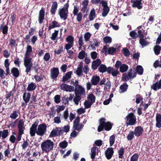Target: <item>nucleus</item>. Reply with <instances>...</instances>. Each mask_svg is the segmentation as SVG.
<instances>
[{"label":"nucleus","instance_id":"obj_1","mask_svg":"<svg viewBox=\"0 0 161 161\" xmlns=\"http://www.w3.org/2000/svg\"><path fill=\"white\" fill-rule=\"evenodd\" d=\"M32 52V48L30 45H28L27 47L24 58V65L26 68L25 71L29 73L31 70L33 66L32 58H31Z\"/></svg>","mask_w":161,"mask_h":161},{"label":"nucleus","instance_id":"obj_2","mask_svg":"<svg viewBox=\"0 0 161 161\" xmlns=\"http://www.w3.org/2000/svg\"><path fill=\"white\" fill-rule=\"evenodd\" d=\"M54 143L50 140H47L42 142L41 144V148L42 153H48L53 148Z\"/></svg>","mask_w":161,"mask_h":161},{"label":"nucleus","instance_id":"obj_3","mask_svg":"<svg viewBox=\"0 0 161 161\" xmlns=\"http://www.w3.org/2000/svg\"><path fill=\"white\" fill-rule=\"evenodd\" d=\"M106 119L104 118H102L99 120L100 125L97 129L98 132H101L104 128L107 131L110 130L112 127V124L109 122H105Z\"/></svg>","mask_w":161,"mask_h":161},{"label":"nucleus","instance_id":"obj_4","mask_svg":"<svg viewBox=\"0 0 161 161\" xmlns=\"http://www.w3.org/2000/svg\"><path fill=\"white\" fill-rule=\"evenodd\" d=\"M69 6V4L67 3L65 4L63 7L60 8L58 9V14L61 19L65 20L67 19Z\"/></svg>","mask_w":161,"mask_h":161},{"label":"nucleus","instance_id":"obj_5","mask_svg":"<svg viewBox=\"0 0 161 161\" xmlns=\"http://www.w3.org/2000/svg\"><path fill=\"white\" fill-rule=\"evenodd\" d=\"M125 119L127 126L134 125L136 123V116L132 113L128 114L126 117Z\"/></svg>","mask_w":161,"mask_h":161},{"label":"nucleus","instance_id":"obj_6","mask_svg":"<svg viewBox=\"0 0 161 161\" xmlns=\"http://www.w3.org/2000/svg\"><path fill=\"white\" fill-rule=\"evenodd\" d=\"M47 126L44 124L39 125L36 129V133L38 136H43L46 132Z\"/></svg>","mask_w":161,"mask_h":161},{"label":"nucleus","instance_id":"obj_7","mask_svg":"<svg viewBox=\"0 0 161 161\" xmlns=\"http://www.w3.org/2000/svg\"><path fill=\"white\" fill-rule=\"evenodd\" d=\"M85 92V88L81 85H78L76 86L75 88V95L80 96L84 95Z\"/></svg>","mask_w":161,"mask_h":161},{"label":"nucleus","instance_id":"obj_8","mask_svg":"<svg viewBox=\"0 0 161 161\" xmlns=\"http://www.w3.org/2000/svg\"><path fill=\"white\" fill-rule=\"evenodd\" d=\"M60 87L61 90L66 92H72L74 91V87L64 83L60 85Z\"/></svg>","mask_w":161,"mask_h":161},{"label":"nucleus","instance_id":"obj_9","mask_svg":"<svg viewBox=\"0 0 161 161\" xmlns=\"http://www.w3.org/2000/svg\"><path fill=\"white\" fill-rule=\"evenodd\" d=\"M59 74L58 69L54 68L52 69L51 71V78L54 80H56Z\"/></svg>","mask_w":161,"mask_h":161},{"label":"nucleus","instance_id":"obj_10","mask_svg":"<svg viewBox=\"0 0 161 161\" xmlns=\"http://www.w3.org/2000/svg\"><path fill=\"white\" fill-rule=\"evenodd\" d=\"M142 0H131V2L133 3L132 6L133 7L137 8L138 9H141L142 8Z\"/></svg>","mask_w":161,"mask_h":161},{"label":"nucleus","instance_id":"obj_11","mask_svg":"<svg viewBox=\"0 0 161 161\" xmlns=\"http://www.w3.org/2000/svg\"><path fill=\"white\" fill-rule=\"evenodd\" d=\"M38 124V122L36 121L32 125L30 129V134L31 136H35L36 133V127Z\"/></svg>","mask_w":161,"mask_h":161},{"label":"nucleus","instance_id":"obj_12","mask_svg":"<svg viewBox=\"0 0 161 161\" xmlns=\"http://www.w3.org/2000/svg\"><path fill=\"white\" fill-rule=\"evenodd\" d=\"M102 6L103 7L102 16L103 17H105L107 16L109 12V8L107 5V2L103 3Z\"/></svg>","mask_w":161,"mask_h":161},{"label":"nucleus","instance_id":"obj_13","mask_svg":"<svg viewBox=\"0 0 161 161\" xmlns=\"http://www.w3.org/2000/svg\"><path fill=\"white\" fill-rule=\"evenodd\" d=\"M114 152L113 148L109 147L105 151V156L108 159H110L114 153Z\"/></svg>","mask_w":161,"mask_h":161},{"label":"nucleus","instance_id":"obj_14","mask_svg":"<svg viewBox=\"0 0 161 161\" xmlns=\"http://www.w3.org/2000/svg\"><path fill=\"white\" fill-rule=\"evenodd\" d=\"M151 88L155 91H156L161 88V79L159 81H157L154 84H153L151 86Z\"/></svg>","mask_w":161,"mask_h":161},{"label":"nucleus","instance_id":"obj_15","mask_svg":"<svg viewBox=\"0 0 161 161\" xmlns=\"http://www.w3.org/2000/svg\"><path fill=\"white\" fill-rule=\"evenodd\" d=\"M143 131V129L142 127L140 126H138L135 128L134 133L135 136H139L142 134Z\"/></svg>","mask_w":161,"mask_h":161},{"label":"nucleus","instance_id":"obj_16","mask_svg":"<svg viewBox=\"0 0 161 161\" xmlns=\"http://www.w3.org/2000/svg\"><path fill=\"white\" fill-rule=\"evenodd\" d=\"M45 11L44 8H42L39 13L38 20L40 24H42L44 19Z\"/></svg>","mask_w":161,"mask_h":161},{"label":"nucleus","instance_id":"obj_17","mask_svg":"<svg viewBox=\"0 0 161 161\" xmlns=\"http://www.w3.org/2000/svg\"><path fill=\"white\" fill-rule=\"evenodd\" d=\"M100 80V77L98 76H93L91 79L92 84L94 86L97 85Z\"/></svg>","mask_w":161,"mask_h":161},{"label":"nucleus","instance_id":"obj_18","mask_svg":"<svg viewBox=\"0 0 161 161\" xmlns=\"http://www.w3.org/2000/svg\"><path fill=\"white\" fill-rule=\"evenodd\" d=\"M74 73L79 77L82 76L83 75V67L79 65L77 69H74Z\"/></svg>","mask_w":161,"mask_h":161},{"label":"nucleus","instance_id":"obj_19","mask_svg":"<svg viewBox=\"0 0 161 161\" xmlns=\"http://www.w3.org/2000/svg\"><path fill=\"white\" fill-rule=\"evenodd\" d=\"M58 7V4L57 2L54 1L52 2V4L50 10V12L51 14L53 15L55 14Z\"/></svg>","mask_w":161,"mask_h":161},{"label":"nucleus","instance_id":"obj_20","mask_svg":"<svg viewBox=\"0 0 161 161\" xmlns=\"http://www.w3.org/2000/svg\"><path fill=\"white\" fill-rule=\"evenodd\" d=\"M24 120L23 119H21L19 121L18 127L19 131L24 132L25 129V127L24 126Z\"/></svg>","mask_w":161,"mask_h":161},{"label":"nucleus","instance_id":"obj_21","mask_svg":"<svg viewBox=\"0 0 161 161\" xmlns=\"http://www.w3.org/2000/svg\"><path fill=\"white\" fill-rule=\"evenodd\" d=\"M101 61L100 59H97L92 62V68L93 69H96L97 67L101 64Z\"/></svg>","mask_w":161,"mask_h":161},{"label":"nucleus","instance_id":"obj_22","mask_svg":"<svg viewBox=\"0 0 161 161\" xmlns=\"http://www.w3.org/2000/svg\"><path fill=\"white\" fill-rule=\"evenodd\" d=\"M89 1L88 0H84L82 3V8L81 11L83 12H85L87 9L88 4Z\"/></svg>","mask_w":161,"mask_h":161},{"label":"nucleus","instance_id":"obj_23","mask_svg":"<svg viewBox=\"0 0 161 161\" xmlns=\"http://www.w3.org/2000/svg\"><path fill=\"white\" fill-rule=\"evenodd\" d=\"M72 74V71H69L66 73V74L63 76L62 78V81L64 82L67 81L71 77Z\"/></svg>","mask_w":161,"mask_h":161},{"label":"nucleus","instance_id":"obj_24","mask_svg":"<svg viewBox=\"0 0 161 161\" xmlns=\"http://www.w3.org/2000/svg\"><path fill=\"white\" fill-rule=\"evenodd\" d=\"M31 95L29 93L25 92L23 95V98L25 103H27L29 101Z\"/></svg>","mask_w":161,"mask_h":161},{"label":"nucleus","instance_id":"obj_25","mask_svg":"<svg viewBox=\"0 0 161 161\" xmlns=\"http://www.w3.org/2000/svg\"><path fill=\"white\" fill-rule=\"evenodd\" d=\"M60 26V25L58 22L54 21L53 22L52 25L49 26L48 29L49 30H51L54 28L59 27Z\"/></svg>","mask_w":161,"mask_h":161},{"label":"nucleus","instance_id":"obj_26","mask_svg":"<svg viewBox=\"0 0 161 161\" xmlns=\"http://www.w3.org/2000/svg\"><path fill=\"white\" fill-rule=\"evenodd\" d=\"M11 71L14 77H17L19 76V71L17 68H13L12 69Z\"/></svg>","mask_w":161,"mask_h":161},{"label":"nucleus","instance_id":"obj_27","mask_svg":"<svg viewBox=\"0 0 161 161\" xmlns=\"http://www.w3.org/2000/svg\"><path fill=\"white\" fill-rule=\"evenodd\" d=\"M95 17V10L94 8H93L90 11V14L89 16V19H90V20L92 21L94 19Z\"/></svg>","mask_w":161,"mask_h":161},{"label":"nucleus","instance_id":"obj_28","mask_svg":"<svg viewBox=\"0 0 161 161\" xmlns=\"http://www.w3.org/2000/svg\"><path fill=\"white\" fill-rule=\"evenodd\" d=\"M75 97L73 98V101L74 103L75 104L78 105L79 104V101L81 100V97L80 96L77 95H75Z\"/></svg>","mask_w":161,"mask_h":161},{"label":"nucleus","instance_id":"obj_29","mask_svg":"<svg viewBox=\"0 0 161 161\" xmlns=\"http://www.w3.org/2000/svg\"><path fill=\"white\" fill-rule=\"evenodd\" d=\"M36 84L33 82H31L29 84L27 87V90L28 91H31L35 90L36 88Z\"/></svg>","mask_w":161,"mask_h":161},{"label":"nucleus","instance_id":"obj_30","mask_svg":"<svg viewBox=\"0 0 161 161\" xmlns=\"http://www.w3.org/2000/svg\"><path fill=\"white\" fill-rule=\"evenodd\" d=\"M97 149H98L97 147H93L91 150V158L93 159L95 158V156L96 155V150Z\"/></svg>","mask_w":161,"mask_h":161},{"label":"nucleus","instance_id":"obj_31","mask_svg":"<svg viewBox=\"0 0 161 161\" xmlns=\"http://www.w3.org/2000/svg\"><path fill=\"white\" fill-rule=\"evenodd\" d=\"M136 73L132 69H130L128 73V76L130 79H132L136 76Z\"/></svg>","mask_w":161,"mask_h":161},{"label":"nucleus","instance_id":"obj_32","mask_svg":"<svg viewBox=\"0 0 161 161\" xmlns=\"http://www.w3.org/2000/svg\"><path fill=\"white\" fill-rule=\"evenodd\" d=\"M83 125L82 124H78L74 125L73 129L74 130H76L78 131H80L82 128H83Z\"/></svg>","mask_w":161,"mask_h":161},{"label":"nucleus","instance_id":"obj_33","mask_svg":"<svg viewBox=\"0 0 161 161\" xmlns=\"http://www.w3.org/2000/svg\"><path fill=\"white\" fill-rule=\"evenodd\" d=\"M128 86V85L125 83L121 85L120 87V92L123 93L126 91Z\"/></svg>","mask_w":161,"mask_h":161},{"label":"nucleus","instance_id":"obj_34","mask_svg":"<svg viewBox=\"0 0 161 161\" xmlns=\"http://www.w3.org/2000/svg\"><path fill=\"white\" fill-rule=\"evenodd\" d=\"M88 100L92 104L95 102V97L94 95L92 94H91L88 95L87 97Z\"/></svg>","mask_w":161,"mask_h":161},{"label":"nucleus","instance_id":"obj_35","mask_svg":"<svg viewBox=\"0 0 161 161\" xmlns=\"http://www.w3.org/2000/svg\"><path fill=\"white\" fill-rule=\"evenodd\" d=\"M19 115V113L16 111H14L10 115V117L13 119L17 118Z\"/></svg>","mask_w":161,"mask_h":161},{"label":"nucleus","instance_id":"obj_36","mask_svg":"<svg viewBox=\"0 0 161 161\" xmlns=\"http://www.w3.org/2000/svg\"><path fill=\"white\" fill-rule=\"evenodd\" d=\"M128 66L125 64H123L121 65L120 67V71L122 72H124L128 69Z\"/></svg>","mask_w":161,"mask_h":161},{"label":"nucleus","instance_id":"obj_37","mask_svg":"<svg viewBox=\"0 0 161 161\" xmlns=\"http://www.w3.org/2000/svg\"><path fill=\"white\" fill-rule=\"evenodd\" d=\"M3 139H5L8 136V132L7 130H4L3 131H0Z\"/></svg>","mask_w":161,"mask_h":161},{"label":"nucleus","instance_id":"obj_38","mask_svg":"<svg viewBox=\"0 0 161 161\" xmlns=\"http://www.w3.org/2000/svg\"><path fill=\"white\" fill-rule=\"evenodd\" d=\"M139 42L143 47L148 45L149 43L148 42L143 38H141L139 40Z\"/></svg>","mask_w":161,"mask_h":161},{"label":"nucleus","instance_id":"obj_39","mask_svg":"<svg viewBox=\"0 0 161 161\" xmlns=\"http://www.w3.org/2000/svg\"><path fill=\"white\" fill-rule=\"evenodd\" d=\"M161 49V47L159 46H155L153 48V50L155 54L156 55H158L160 53Z\"/></svg>","mask_w":161,"mask_h":161},{"label":"nucleus","instance_id":"obj_40","mask_svg":"<svg viewBox=\"0 0 161 161\" xmlns=\"http://www.w3.org/2000/svg\"><path fill=\"white\" fill-rule=\"evenodd\" d=\"M143 101V98L140 95H137L136 97V102L137 103H139L140 102L142 103ZM143 104L142 103L140 106H141Z\"/></svg>","mask_w":161,"mask_h":161},{"label":"nucleus","instance_id":"obj_41","mask_svg":"<svg viewBox=\"0 0 161 161\" xmlns=\"http://www.w3.org/2000/svg\"><path fill=\"white\" fill-rule=\"evenodd\" d=\"M136 72L140 75H142L143 71L142 67L141 65H137L136 67Z\"/></svg>","mask_w":161,"mask_h":161},{"label":"nucleus","instance_id":"obj_42","mask_svg":"<svg viewBox=\"0 0 161 161\" xmlns=\"http://www.w3.org/2000/svg\"><path fill=\"white\" fill-rule=\"evenodd\" d=\"M106 2L103 0H92L91 2L93 4L97 5L98 4H101L102 5L103 3Z\"/></svg>","mask_w":161,"mask_h":161},{"label":"nucleus","instance_id":"obj_43","mask_svg":"<svg viewBox=\"0 0 161 161\" xmlns=\"http://www.w3.org/2000/svg\"><path fill=\"white\" fill-rule=\"evenodd\" d=\"M66 41L68 43L74 44V38L71 36H69L67 37Z\"/></svg>","mask_w":161,"mask_h":161},{"label":"nucleus","instance_id":"obj_44","mask_svg":"<svg viewBox=\"0 0 161 161\" xmlns=\"http://www.w3.org/2000/svg\"><path fill=\"white\" fill-rule=\"evenodd\" d=\"M103 41L105 43L107 44L111 43L112 41V39L110 37L106 36L104 37Z\"/></svg>","mask_w":161,"mask_h":161},{"label":"nucleus","instance_id":"obj_45","mask_svg":"<svg viewBox=\"0 0 161 161\" xmlns=\"http://www.w3.org/2000/svg\"><path fill=\"white\" fill-rule=\"evenodd\" d=\"M116 51V48L112 47H110L108 49V53L111 55L114 54Z\"/></svg>","mask_w":161,"mask_h":161},{"label":"nucleus","instance_id":"obj_46","mask_svg":"<svg viewBox=\"0 0 161 161\" xmlns=\"http://www.w3.org/2000/svg\"><path fill=\"white\" fill-rule=\"evenodd\" d=\"M91 34L89 32H87L85 33L84 35L85 41L87 42L89 41Z\"/></svg>","mask_w":161,"mask_h":161},{"label":"nucleus","instance_id":"obj_47","mask_svg":"<svg viewBox=\"0 0 161 161\" xmlns=\"http://www.w3.org/2000/svg\"><path fill=\"white\" fill-rule=\"evenodd\" d=\"M107 70L106 66L104 64H101L98 69L99 71L100 72L103 73L105 72Z\"/></svg>","mask_w":161,"mask_h":161},{"label":"nucleus","instance_id":"obj_48","mask_svg":"<svg viewBox=\"0 0 161 161\" xmlns=\"http://www.w3.org/2000/svg\"><path fill=\"white\" fill-rule=\"evenodd\" d=\"M92 104L88 100L86 101L84 103L85 108H91Z\"/></svg>","mask_w":161,"mask_h":161},{"label":"nucleus","instance_id":"obj_49","mask_svg":"<svg viewBox=\"0 0 161 161\" xmlns=\"http://www.w3.org/2000/svg\"><path fill=\"white\" fill-rule=\"evenodd\" d=\"M134 133L133 131H130L127 136V139L129 141L131 140L134 137Z\"/></svg>","mask_w":161,"mask_h":161},{"label":"nucleus","instance_id":"obj_50","mask_svg":"<svg viewBox=\"0 0 161 161\" xmlns=\"http://www.w3.org/2000/svg\"><path fill=\"white\" fill-rule=\"evenodd\" d=\"M58 30H55L54 32L52 34V36L51 37V39L54 41L56 40L57 36L58 34Z\"/></svg>","mask_w":161,"mask_h":161},{"label":"nucleus","instance_id":"obj_51","mask_svg":"<svg viewBox=\"0 0 161 161\" xmlns=\"http://www.w3.org/2000/svg\"><path fill=\"white\" fill-rule=\"evenodd\" d=\"M118 153L119 155V158H122L123 157V155L124 154V149L123 148H121L118 151Z\"/></svg>","mask_w":161,"mask_h":161},{"label":"nucleus","instance_id":"obj_52","mask_svg":"<svg viewBox=\"0 0 161 161\" xmlns=\"http://www.w3.org/2000/svg\"><path fill=\"white\" fill-rule=\"evenodd\" d=\"M85 51L82 50L79 53L78 57L80 59H83L85 57Z\"/></svg>","mask_w":161,"mask_h":161},{"label":"nucleus","instance_id":"obj_53","mask_svg":"<svg viewBox=\"0 0 161 161\" xmlns=\"http://www.w3.org/2000/svg\"><path fill=\"white\" fill-rule=\"evenodd\" d=\"M85 108H80L77 109L76 112L78 114L80 115L85 113Z\"/></svg>","mask_w":161,"mask_h":161},{"label":"nucleus","instance_id":"obj_54","mask_svg":"<svg viewBox=\"0 0 161 161\" xmlns=\"http://www.w3.org/2000/svg\"><path fill=\"white\" fill-rule=\"evenodd\" d=\"M58 130L60 129L59 128H55L53 130L51 133L50 136L53 137L57 135L58 136V135L56 132L57 130Z\"/></svg>","mask_w":161,"mask_h":161},{"label":"nucleus","instance_id":"obj_55","mask_svg":"<svg viewBox=\"0 0 161 161\" xmlns=\"http://www.w3.org/2000/svg\"><path fill=\"white\" fill-rule=\"evenodd\" d=\"M54 101L56 103H58L60 102V96L59 95H56L54 97Z\"/></svg>","mask_w":161,"mask_h":161},{"label":"nucleus","instance_id":"obj_56","mask_svg":"<svg viewBox=\"0 0 161 161\" xmlns=\"http://www.w3.org/2000/svg\"><path fill=\"white\" fill-rule=\"evenodd\" d=\"M139 155L136 154H135L133 155L130 158V161H137Z\"/></svg>","mask_w":161,"mask_h":161},{"label":"nucleus","instance_id":"obj_57","mask_svg":"<svg viewBox=\"0 0 161 161\" xmlns=\"http://www.w3.org/2000/svg\"><path fill=\"white\" fill-rule=\"evenodd\" d=\"M76 15V19L77 21L78 22H80L81 20L82 17V14L80 12L77 14Z\"/></svg>","mask_w":161,"mask_h":161},{"label":"nucleus","instance_id":"obj_58","mask_svg":"<svg viewBox=\"0 0 161 161\" xmlns=\"http://www.w3.org/2000/svg\"><path fill=\"white\" fill-rule=\"evenodd\" d=\"M83 37L81 36H80L78 40V43L79 45L80 46L79 48H81V47L83 46L84 44V43H83Z\"/></svg>","mask_w":161,"mask_h":161},{"label":"nucleus","instance_id":"obj_59","mask_svg":"<svg viewBox=\"0 0 161 161\" xmlns=\"http://www.w3.org/2000/svg\"><path fill=\"white\" fill-rule=\"evenodd\" d=\"M142 28V26H139L138 27L137 29L139 30L138 31V35L139 37H143V35L142 34V29L141 30V29Z\"/></svg>","mask_w":161,"mask_h":161},{"label":"nucleus","instance_id":"obj_60","mask_svg":"<svg viewBox=\"0 0 161 161\" xmlns=\"http://www.w3.org/2000/svg\"><path fill=\"white\" fill-rule=\"evenodd\" d=\"M115 141V137L114 135L111 136L109 138V142L110 146H112Z\"/></svg>","mask_w":161,"mask_h":161},{"label":"nucleus","instance_id":"obj_61","mask_svg":"<svg viewBox=\"0 0 161 161\" xmlns=\"http://www.w3.org/2000/svg\"><path fill=\"white\" fill-rule=\"evenodd\" d=\"M97 54L95 51L92 52L90 53L91 57L92 59H95L97 58Z\"/></svg>","mask_w":161,"mask_h":161},{"label":"nucleus","instance_id":"obj_62","mask_svg":"<svg viewBox=\"0 0 161 161\" xmlns=\"http://www.w3.org/2000/svg\"><path fill=\"white\" fill-rule=\"evenodd\" d=\"M67 146V143L65 141L59 144L60 147L62 148H66Z\"/></svg>","mask_w":161,"mask_h":161},{"label":"nucleus","instance_id":"obj_63","mask_svg":"<svg viewBox=\"0 0 161 161\" xmlns=\"http://www.w3.org/2000/svg\"><path fill=\"white\" fill-rule=\"evenodd\" d=\"M123 54L125 56L128 57L130 55V52L129 50L127 48H125L123 49Z\"/></svg>","mask_w":161,"mask_h":161},{"label":"nucleus","instance_id":"obj_64","mask_svg":"<svg viewBox=\"0 0 161 161\" xmlns=\"http://www.w3.org/2000/svg\"><path fill=\"white\" fill-rule=\"evenodd\" d=\"M130 36L134 39H136L137 37L136 32L134 31H131L130 33Z\"/></svg>","mask_w":161,"mask_h":161}]
</instances>
